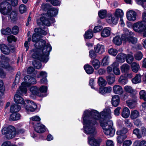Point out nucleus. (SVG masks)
I'll list each match as a JSON object with an SVG mask.
<instances>
[{
    "label": "nucleus",
    "mask_w": 146,
    "mask_h": 146,
    "mask_svg": "<svg viewBox=\"0 0 146 146\" xmlns=\"http://www.w3.org/2000/svg\"><path fill=\"white\" fill-rule=\"evenodd\" d=\"M21 115L19 113H13L11 114L9 120L15 121L20 119Z\"/></svg>",
    "instance_id": "f704fd0d"
},
{
    "label": "nucleus",
    "mask_w": 146,
    "mask_h": 146,
    "mask_svg": "<svg viewBox=\"0 0 146 146\" xmlns=\"http://www.w3.org/2000/svg\"><path fill=\"white\" fill-rule=\"evenodd\" d=\"M90 56L91 58H95L97 56L96 54L93 50H91L89 51Z\"/></svg>",
    "instance_id": "0e129e2a"
},
{
    "label": "nucleus",
    "mask_w": 146,
    "mask_h": 146,
    "mask_svg": "<svg viewBox=\"0 0 146 146\" xmlns=\"http://www.w3.org/2000/svg\"><path fill=\"white\" fill-rule=\"evenodd\" d=\"M123 31L124 33L121 36L123 42H125L127 41L133 44H135L137 42V38L133 36L134 35L133 33L131 31L129 32L126 29H124Z\"/></svg>",
    "instance_id": "39448f33"
},
{
    "label": "nucleus",
    "mask_w": 146,
    "mask_h": 146,
    "mask_svg": "<svg viewBox=\"0 0 146 146\" xmlns=\"http://www.w3.org/2000/svg\"><path fill=\"white\" fill-rule=\"evenodd\" d=\"M2 132L8 139L13 138L16 135L15 128L12 125H9L3 128L2 130Z\"/></svg>",
    "instance_id": "423d86ee"
},
{
    "label": "nucleus",
    "mask_w": 146,
    "mask_h": 146,
    "mask_svg": "<svg viewBox=\"0 0 146 146\" xmlns=\"http://www.w3.org/2000/svg\"><path fill=\"white\" fill-rule=\"evenodd\" d=\"M0 49L1 52L5 54H8L10 53V49L7 45L5 44H0Z\"/></svg>",
    "instance_id": "a878e982"
},
{
    "label": "nucleus",
    "mask_w": 146,
    "mask_h": 146,
    "mask_svg": "<svg viewBox=\"0 0 146 146\" xmlns=\"http://www.w3.org/2000/svg\"><path fill=\"white\" fill-rule=\"evenodd\" d=\"M129 66L127 64H123L121 67V69L122 72H127L129 70Z\"/></svg>",
    "instance_id": "09e8293b"
},
{
    "label": "nucleus",
    "mask_w": 146,
    "mask_h": 146,
    "mask_svg": "<svg viewBox=\"0 0 146 146\" xmlns=\"http://www.w3.org/2000/svg\"><path fill=\"white\" fill-rule=\"evenodd\" d=\"M27 8L26 6L24 4L20 5L19 7V10L20 13H23L26 11Z\"/></svg>",
    "instance_id": "bf43d9fd"
},
{
    "label": "nucleus",
    "mask_w": 146,
    "mask_h": 146,
    "mask_svg": "<svg viewBox=\"0 0 146 146\" xmlns=\"http://www.w3.org/2000/svg\"><path fill=\"white\" fill-rule=\"evenodd\" d=\"M84 68L86 73L90 74L93 73L94 71V69L92 66L89 64H86L84 66Z\"/></svg>",
    "instance_id": "7c9ffc66"
},
{
    "label": "nucleus",
    "mask_w": 146,
    "mask_h": 146,
    "mask_svg": "<svg viewBox=\"0 0 146 146\" xmlns=\"http://www.w3.org/2000/svg\"><path fill=\"white\" fill-rule=\"evenodd\" d=\"M47 17V15L41 17L40 19L37 21V24L39 26L44 24L47 26H50L51 22L49 20V18Z\"/></svg>",
    "instance_id": "f8f14e48"
},
{
    "label": "nucleus",
    "mask_w": 146,
    "mask_h": 146,
    "mask_svg": "<svg viewBox=\"0 0 146 146\" xmlns=\"http://www.w3.org/2000/svg\"><path fill=\"white\" fill-rule=\"evenodd\" d=\"M127 17L129 21H134L136 20V13L133 11H130L127 13Z\"/></svg>",
    "instance_id": "dca6fc26"
},
{
    "label": "nucleus",
    "mask_w": 146,
    "mask_h": 146,
    "mask_svg": "<svg viewBox=\"0 0 146 146\" xmlns=\"http://www.w3.org/2000/svg\"><path fill=\"white\" fill-rule=\"evenodd\" d=\"M58 10L56 8L52 7L49 9L47 12L48 16L53 17L56 15L58 13Z\"/></svg>",
    "instance_id": "b1692460"
},
{
    "label": "nucleus",
    "mask_w": 146,
    "mask_h": 146,
    "mask_svg": "<svg viewBox=\"0 0 146 146\" xmlns=\"http://www.w3.org/2000/svg\"><path fill=\"white\" fill-rule=\"evenodd\" d=\"M139 68V66L138 64L135 62L132 63L131 65V69L133 72L136 73L137 72Z\"/></svg>",
    "instance_id": "a19ab883"
},
{
    "label": "nucleus",
    "mask_w": 146,
    "mask_h": 146,
    "mask_svg": "<svg viewBox=\"0 0 146 146\" xmlns=\"http://www.w3.org/2000/svg\"><path fill=\"white\" fill-rule=\"evenodd\" d=\"M32 63L33 66L36 69H39L41 67V63L39 61L35 60Z\"/></svg>",
    "instance_id": "603ef678"
},
{
    "label": "nucleus",
    "mask_w": 146,
    "mask_h": 146,
    "mask_svg": "<svg viewBox=\"0 0 146 146\" xmlns=\"http://www.w3.org/2000/svg\"><path fill=\"white\" fill-rule=\"evenodd\" d=\"M110 109L109 108H106L101 112L100 125L103 129L105 134L112 137L115 134V130L112 127V121L109 120L112 117Z\"/></svg>",
    "instance_id": "7ed1b4c3"
},
{
    "label": "nucleus",
    "mask_w": 146,
    "mask_h": 146,
    "mask_svg": "<svg viewBox=\"0 0 146 146\" xmlns=\"http://www.w3.org/2000/svg\"><path fill=\"white\" fill-rule=\"evenodd\" d=\"M126 58L127 62L129 64H131L134 59L133 56L129 54L126 55Z\"/></svg>",
    "instance_id": "6e6d98bb"
},
{
    "label": "nucleus",
    "mask_w": 146,
    "mask_h": 146,
    "mask_svg": "<svg viewBox=\"0 0 146 146\" xmlns=\"http://www.w3.org/2000/svg\"><path fill=\"white\" fill-rule=\"evenodd\" d=\"M140 129L137 128L133 130V133L137 136V138L140 139L142 138V135L140 133Z\"/></svg>",
    "instance_id": "3c124183"
},
{
    "label": "nucleus",
    "mask_w": 146,
    "mask_h": 146,
    "mask_svg": "<svg viewBox=\"0 0 146 146\" xmlns=\"http://www.w3.org/2000/svg\"><path fill=\"white\" fill-rule=\"evenodd\" d=\"M102 141L100 138L97 139L90 137H88V143L92 146H99Z\"/></svg>",
    "instance_id": "4468645a"
},
{
    "label": "nucleus",
    "mask_w": 146,
    "mask_h": 146,
    "mask_svg": "<svg viewBox=\"0 0 146 146\" xmlns=\"http://www.w3.org/2000/svg\"><path fill=\"white\" fill-rule=\"evenodd\" d=\"M134 56L136 60H140L143 58V54L141 52H138L134 55Z\"/></svg>",
    "instance_id": "8fccbe9b"
},
{
    "label": "nucleus",
    "mask_w": 146,
    "mask_h": 146,
    "mask_svg": "<svg viewBox=\"0 0 146 146\" xmlns=\"http://www.w3.org/2000/svg\"><path fill=\"white\" fill-rule=\"evenodd\" d=\"M1 33L4 35H8L11 32V30L9 27L7 28L5 30L2 29L1 30Z\"/></svg>",
    "instance_id": "4d7b16f0"
},
{
    "label": "nucleus",
    "mask_w": 146,
    "mask_h": 146,
    "mask_svg": "<svg viewBox=\"0 0 146 146\" xmlns=\"http://www.w3.org/2000/svg\"><path fill=\"white\" fill-rule=\"evenodd\" d=\"M130 113L129 109L127 107H125L123 108L122 110L121 115L124 118L128 117Z\"/></svg>",
    "instance_id": "c85d7f7f"
},
{
    "label": "nucleus",
    "mask_w": 146,
    "mask_h": 146,
    "mask_svg": "<svg viewBox=\"0 0 146 146\" xmlns=\"http://www.w3.org/2000/svg\"><path fill=\"white\" fill-rule=\"evenodd\" d=\"M98 84L100 86H104L106 85L107 82L102 77H100L98 80Z\"/></svg>",
    "instance_id": "ea45409f"
},
{
    "label": "nucleus",
    "mask_w": 146,
    "mask_h": 146,
    "mask_svg": "<svg viewBox=\"0 0 146 146\" xmlns=\"http://www.w3.org/2000/svg\"><path fill=\"white\" fill-rule=\"evenodd\" d=\"M35 33L39 34L42 35H46L47 34L46 30L44 31L42 30L40 28H36L35 29Z\"/></svg>",
    "instance_id": "c03bdc74"
},
{
    "label": "nucleus",
    "mask_w": 146,
    "mask_h": 146,
    "mask_svg": "<svg viewBox=\"0 0 146 146\" xmlns=\"http://www.w3.org/2000/svg\"><path fill=\"white\" fill-rule=\"evenodd\" d=\"M11 4L4 1L0 3V12L2 14L7 15L13 21H16L17 19V13L15 11H12Z\"/></svg>",
    "instance_id": "20e7f679"
},
{
    "label": "nucleus",
    "mask_w": 146,
    "mask_h": 146,
    "mask_svg": "<svg viewBox=\"0 0 146 146\" xmlns=\"http://www.w3.org/2000/svg\"><path fill=\"white\" fill-rule=\"evenodd\" d=\"M133 28L135 31L142 33L145 30L146 28V25L144 24L143 22L139 21L133 25Z\"/></svg>",
    "instance_id": "9b49d317"
},
{
    "label": "nucleus",
    "mask_w": 146,
    "mask_h": 146,
    "mask_svg": "<svg viewBox=\"0 0 146 146\" xmlns=\"http://www.w3.org/2000/svg\"><path fill=\"white\" fill-rule=\"evenodd\" d=\"M47 87L44 86H41L39 88V91L40 92L44 93H46L47 92Z\"/></svg>",
    "instance_id": "338daca9"
},
{
    "label": "nucleus",
    "mask_w": 146,
    "mask_h": 146,
    "mask_svg": "<svg viewBox=\"0 0 146 146\" xmlns=\"http://www.w3.org/2000/svg\"><path fill=\"white\" fill-rule=\"evenodd\" d=\"M27 91V90L25 88L23 90L22 88L19 87V89L17 90L14 96V100L15 102L17 103L23 104L24 102V101L23 99L21 96L23 95L26 96Z\"/></svg>",
    "instance_id": "0eeeda50"
},
{
    "label": "nucleus",
    "mask_w": 146,
    "mask_h": 146,
    "mask_svg": "<svg viewBox=\"0 0 146 146\" xmlns=\"http://www.w3.org/2000/svg\"><path fill=\"white\" fill-rule=\"evenodd\" d=\"M35 131L38 133H42L44 132L45 131V128L44 126L40 123H38L36 124L34 127Z\"/></svg>",
    "instance_id": "a211bd4d"
},
{
    "label": "nucleus",
    "mask_w": 146,
    "mask_h": 146,
    "mask_svg": "<svg viewBox=\"0 0 146 146\" xmlns=\"http://www.w3.org/2000/svg\"><path fill=\"white\" fill-rule=\"evenodd\" d=\"M127 137V136L125 134L120 135H118L117 137V141L118 144H121L123 143L124 140Z\"/></svg>",
    "instance_id": "473e14b6"
},
{
    "label": "nucleus",
    "mask_w": 146,
    "mask_h": 146,
    "mask_svg": "<svg viewBox=\"0 0 146 146\" xmlns=\"http://www.w3.org/2000/svg\"><path fill=\"white\" fill-rule=\"evenodd\" d=\"M141 81V76L140 74H137L131 80L132 82L135 84L140 83Z\"/></svg>",
    "instance_id": "c756f323"
},
{
    "label": "nucleus",
    "mask_w": 146,
    "mask_h": 146,
    "mask_svg": "<svg viewBox=\"0 0 146 146\" xmlns=\"http://www.w3.org/2000/svg\"><path fill=\"white\" fill-rule=\"evenodd\" d=\"M107 11L106 10H101L98 12V15L101 19L104 18L106 16Z\"/></svg>",
    "instance_id": "de8ad7c7"
},
{
    "label": "nucleus",
    "mask_w": 146,
    "mask_h": 146,
    "mask_svg": "<svg viewBox=\"0 0 146 146\" xmlns=\"http://www.w3.org/2000/svg\"><path fill=\"white\" fill-rule=\"evenodd\" d=\"M112 104L113 106L117 107L119 103V98L118 95H114L112 97L111 100Z\"/></svg>",
    "instance_id": "5701e85b"
},
{
    "label": "nucleus",
    "mask_w": 146,
    "mask_h": 146,
    "mask_svg": "<svg viewBox=\"0 0 146 146\" xmlns=\"http://www.w3.org/2000/svg\"><path fill=\"white\" fill-rule=\"evenodd\" d=\"M25 82H23L21 86L20 87L24 90L25 88L27 89V88L31 84H34L36 82V80L35 78L29 76H27L24 78Z\"/></svg>",
    "instance_id": "6e6552de"
},
{
    "label": "nucleus",
    "mask_w": 146,
    "mask_h": 146,
    "mask_svg": "<svg viewBox=\"0 0 146 146\" xmlns=\"http://www.w3.org/2000/svg\"><path fill=\"white\" fill-rule=\"evenodd\" d=\"M128 131V129L125 127H123L121 129L118 130L116 132V134L118 135L125 134Z\"/></svg>",
    "instance_id": "37998d69"
},
{
    "label": "nucleus",
    "mask_w": 146,
    "mask_h": 146,
    "mask_svg": "<svg viewBox=\"0 0 146 146\" xmlns=\"http://www.w3.org/2000/svg\"><path fill=\"white\" fill-rule=\"evenodd\" d=\"M140 98L143 100L144 101H146V92L144 90L140 91L139 93Z\"/></svg>",
    "instance_id": "864d4df0"
},
{
    "label": "nucleus",
    "mask_w": 146,
    "mask_h": 146,
    "mask_svg": "<svg viewBox=\"0 0 146 146\" xmlns=\"http://www.w3.org/2000/svg\"><path fill=\"white\" fill-rule=\"evenodd\" d=\"M113 42L115 44L118 46L121 45L122 43V39L119 36H115L113 40Z\"/></svg>",
    "instance_id": "72a5a7b5"
},
{
    "label": "nucleus",
    "mask_w": 146,
    "mask_h": 146,
    "mask_svg": "<svg viewBox=\"0 0 146 146\" xmlns=\"http://www.w3.org/2000/svg\"><path fill=\"white\" fill-rule=\"evenodd\" d=\"M38 37L37 33L33 34L32 40L35 42V46L36 48L31 50L30 53L33 58L46 63L49 59L48 56L52 50V47L49 44H46L44 40H39Z\"/></svg>",
    "instance_id": "f257e3e1"
},
{
    "label": "nucleus",
    "mask_w": 146,
    "mask_h": 146,
    "mask_svg": "<svg viewBox=\"0 0 146 146\" xmlns=\"http://www.w3.org/2000/svg\"><path fill=\"white\" fill-rule=\"evenodd\" d=\"M126 57V55L125 54L121 53L117 55L116 58L119 62L123 63L125 61Z\"/></svg>",
    "instance_id": "2f4dec72"
},
{
    "label": "nucleus",
    "mask_w": 146,
    "mask_h": 146,
    "mask_svg": "<svg viewBox=\"0 0 146 146\" xmlns=\"http://www.w3.org/2000/svg\"><path fill=\"white\" fill-rule=\"evenodd\" d=\"M101 116L100 113L96 110H85L82 115L84 132L87 134L94 135L97 133V130L95 125H97Z\"/></svg>",
    "instance_id": "f03ea898"
},
{
    "label": "nucleus",
    "mask_w": 146,
    "mask_h": 146,
    "mask_svg": "<svg viewBox=\"0 0 146 146\" xmlns=\"http://www.w3.org/2000/svg\"><path fill=\"white\" fill-rule=\"evenodd\" d=\"M21 109V107L19 105L17 104H15L11 106L10 111L11 112L16 113V112L19 111Z\"/></svg>",
    "instance_id": "cd10ccee"
},
{
    "label": "nucleus",
    "mask_w": 146,
    "mask_h": 146,
    "mask_svg": "<svg viewBox=\"0 0 146 146\" xmlns=\"http://www.w3.org/2000/svg\"><path fill=\"white\" fill-rule=\"evenodd\" d=\"M16 40L15 37L13 35L9 36L7 37L8 41L9 43L11 42L12 41L15 42Z\"/></svg>",
    "instance_id": "e2e57ef3"
},
{
    "label": "nucleus",
    "mask_w": 146,
    "mask_h": 146,
    "mask_svg": "<svg viewBox=\"0 0 146 146\" xmlns=\"http://www.w3.org/2000/svg\"><path fill=\"white\" fill-rule=\"evenodd\" d=\"M112 66L113 67V71L114 73L116 75H119L120 74V71L118 67V63L117 62H114Z\"/></svg>",
    "instance_id": "bb28decb"
},
{
    "label": "nucleus",
    "mask_w": 146,
    "mask_h": 146,
    "mask_svg": "<svg viewBox=\"0 0 146 146\" xmlns=\"http://www.w3.org/2000/svg\"><path fill=\"white\" fill-rule=\"evenodd\" d=\"M139 116V111L137 110H134L131 111L130 117L132 119H135Z\"/></svg>",
    "instance_id": "58836bf2"
},
{
    "label": "nucleus",
    "mask_w": 146,
    "mask_h": 146,
    "mask_svg": "<svg viewBox=\"0 0 146 146\" xmlns=\"http://www.w3.org/2000/svg\"><path fill=\"white\" fill-rule=\"evenodd\" d=\"M93 36L92 31L91 29H89L85 33L84 37L87 39H90Z\"/></svg>",
    "instance_id": "79ce46f5"
},
{
    "label": "nucleus",
    "mask_w": 146,
    "mask_h": 146,
    "mask_svg": "<svg viewBox=\"0 0 146 146\" xmlns=\"http://www.w3.org/2000/svg\"><path fill=\"white\" fill-rule=\"evenodd\" d=\"M102 63L104 65H107L109 63V57L108 56H106L103 58L102 61Z\"/></svg>",
    "instance_id": "680f3d73"
},
{
    "label": "nucleus",
    "mask_w": 146,
    "mask_h": 146,
    "mask_svg": "<svg viewBox=\"0 0 146 146\" xmlns=\"http://www.w3.org/2000/svg\"><path fill=\"white\" fill-rule=\"evenodd\" d=\"M133 146H146V141L136 140L134 142Z\"/></svg>",
    "instance_id": "e433bc0d"
},
{
    "label": "nucleus",
    "mask_w": 146,
    "mask_h": 146,
    "mask_svg": "<svg viewBox=\"0 0 146 146\" xmlns=\"http://www.w3.org/2000/svg\"><path fill=\"white\" fill-rule=\"evenodd\" d=\"M0 61V66L3 68L6 69L9 71H11L13 69V68L11 66L8 64L9 59L7 57L3 55H1Z\"/></svg>",
    "instance_id": "1a4fd4ad"
},
{
    "label": "nucleus",
    "mask_w": 146,
    "mask_h": 146,
    "mask_svg": "<svg viewBox=\"0 0 146 146\" xmlns=\"http://www.w3.org/2000/svg\"><path fill=\"white\" fill-rule=\"evenodd\" d=\"M106 79L108 84L110 85L113 84L115 81L114 76L113 74L109 75L107 76Z\"/></svg>",
    "instance_id": "c9c22d12"
},
{
    "label": "nucleus",
    "mask_w": 146,
    "mask_h": 146,
    "mask_svg": "<svg viewBox=\"0 0 146 146\" xmlns=\"http://www.w3.org/2000/svg\"><path fill=\"white\" fill-rule=\"evenodd\" d=\"M106 21L110 24L113 23L115 25L118 22V18L115 15L109 16L107 17Z\"/></svg>",
    "instance_id": "f3484780"
},
{
    "label": "nucleus",
    "mask_w": 146,
    "mask_h": 146,
    "mask_svg": "<svg viewBox=\"0 0 146 146\" xmlns=\"http://www.w3.org/2000/svg\"><path fill=\"white\" fill-rule=\"evenodd\" d=\"M118 81L121 84L125 85L127 83L128 80L125 77L121 76L120 77Z\"/></svg>",
    "instance_id": "a18cd8bd"
},
{
    "label": "nucleus",
    "mask_w": 146,
    "mask_h": 146,
    "mask_svg": "<svg viewBox=\"0 0 146 146\" xmlns=\"http://www.w3.org/2000/svg\"><path fill=\"white\" fill-rule=\"evenodd\" d=\"M113 90L114 93L116 94L121 95L123 92L122 87L118 85H115L113 87Z\"/></svg>",
    "instance_id": "6ab92c4d"
},
{
    "label": "nucleus",
    "mask_w": 146,
    "mask_h": 146,
    "mask_svg": "<svg viewBox=\"0 0 146 146\" xmlns=\"http://www.w3.org/2000/svg\"><path fill=\"white\" fill-rule=\"evenodd\" d=\"M20 72H18L15 77V82L13 83L12 86V88H14L15 87V85L16 84H17L19 81V78L20 77Z\"/></svg>",
    "instance_id": "5fc2aeb1"
},
{
    "label": "nucleus",
    "mask_w": 146,
    "mask_h": 146,
    "mask_svg": "<svg viewBox=\"0 0 146 146\" xmlns=\"http://www.w3.org/2000/svg\"><path fill=\"white\" fill-rule=\"evenodd\" d=\"M30 91L33 95L40 96L38 93L39 91L37 87H31L30 88Z\"/></svg>",
    "instance_id": "4c0bfd02"
},
{
    "label": "nucleus",
    "mask_w": 146,
    "mask_h": 146,
    "mask_svg": "<svg viewBox=\"0 0 146 146\" xmlns=\"http://www.w3.org/2000/svg\"><path fill=\"white\" fill-rule=\"evenodd\" d=\"M133 99L127 100L126 101L127 106L130 109L134 108L137 105V97L136 96H132Z\"/></svg>",
    "instance_id": "ddd939ff"
},
{
    "label": "nucleus",
    "mask_w": 146,
    "mask_h": 146,
    "mask_svg": "<svg viewBox=\"0 0 146 146\" xmlns=\"http://www.w3.org/2000/svg\"><path fill=\"white\" fill-rule=\"evenodd\" d=\"M90 64H91L95 70L98 69L100 66L99 60L97 59L92 60H91Z\"/></svg>",
    "instance_id": "393cba45"
},
{
    "label": "nucleus",
    "mask_w": 146,
    "mask_h": 146,
    "mask_svg": "<svg viewBox=\"0 0 146 146\" xmlns=\"http://www.w3.org/2000/svg\"><path fill=\"white\" fill-rule=\"evenodd\" d=\"M109 53L113 56H115L117 54V51L115 49L111 48L108 50Z\"/></svg>",
    "instance_id": "052dcab7"
},
{
    "label": "nucleus",
    "mask_w": 146,
    "mask_h": 146,
    "mask_svg": "<svg viewBox=\"0 0 146 146\" xmlns=\"http://www.w3.org/2000/svg\"><path fill=\"white\" fill-rule=\"evenodd\" d=\"M124 124L127 127H131L132 125V124L130 121V120L128 119H125L124 121Z\"/></svg>",
    "instance_id": "69168bd1"
},
{
    "label": "nucleus",
    "mask_w": 146,
    "mask_h": 146,
    "mask_svg": "<svg viewBox=\"0 0 146 146\" xmlns=\"http://www.w3.org/2000/svg\"><path fill=\"white\" fill-rule=\"evenodd\" d=\"M131 144L132 141L131 140H126L123 142V146H130Z\"/></svg>",
    "instance_id": "774afa93"
},
{
    "label": "nucleus",
    "mask_w": 146,
    "mask_h": 146,
    "mask_svg": "<svg viewBox=\"0 0 146 146\" xmlns=\"http://www.w3.org/2000/svg\"><path fill=\"white\" fill-rule=\"evenodd\" d=\"M94 50L96 52L99 54H102L105 52L104 46L103 45L99 44L94 47Z\"/></svg>",
    "instance_id": "4be33fe9"
},
{
    "label": "nucleus",
    "mask_w": 146,
    "mask_h": 146,
    "mask_svg": "<svg viewBox=\"0 0 146 146\" xmlns=\"http://www.w3.org/2000/svg\"><path fill=\"white\" fill-rule=\"evenodd\" d=\"M115 15L118 18L119 17L121 18L123 15V12L121 10L119 9H117L115 12Z\"/></svg>",
    "instance_id": "49530a36"
},
{
    "label": "nucleus",
    "mask_w": 146,
    "mask_h": 146,
    "mask_svg": "<svg viewBox=\"0 0 146 146\" xmlns=\"http://www.w3.org/2000/svg\"><path fill=\"white\" fill-rule=\"evenodd\" d=\"M124 89L125 92L129 93L131 96H136V92L131 86L128 85L125 86L124 87Z\"/></svg>",
    "instance_id": "2eb2a0df"
},
{
    "label": "nucleus",
    "mask_w": 146,
    "mask_h": 146,
    "mask_svg": "<svg viewBox=\"0 0 146 146\" xmlns=\"http://www.w3.org/2000/svg\"><path fill=\"white\" fill-rule=\"evenodd\" d=\"M112 90L111 87L110 86L100 88L99 90V93L102 95L109 94L111 93Z\"/></svg>",
    "instance_id": "aec40b11"
},
{
    "label": "nucleus",
    "mask_w": 146,
    "mask_h": 146,
    "mask_svg": "<svg viewBox=\"0 0 146 146\" xmlns=\"http://www.w3.org/2000/svg\"><path fill=\"white\" fill-rule=\"evenodd\" d=\"M5 91V88L2 80H0V96L2 95Z\"/></svg>",
    "instance_id": "13d9d810"
},
{
    "label": "nucleus",
    "mask_w": 146,
    "mask_h": 146,
    "mask_svg": "<svg viewBox=\"0 0 146 146\" xmlns=\"http://www.w3.org/2000/svg\"><path fill=\"white\" fill-rule=\"evenodd\" d=\"M111 31V29L108 27L104 28L101 33V36L103 38H106L109 36Z\"/></svg>",
    "instance_id": "412c9836"
},
{
    "label": "nucleus",
    "mask_w": 146,
    "mask_h": 146,
    "mask_svg": "<svg viewBox=\"0 0 146 146\" xmlns=\"http://www.w3.org/2000/svg\"><path fill=\"white\" fill-rule=\"evenodd\" d=\"M24 107L28 111L33 112L37 108V105L32 101L27 100H25Z\"/></svg>",
    "instance_id": "9d476101"
}]
</instances>
